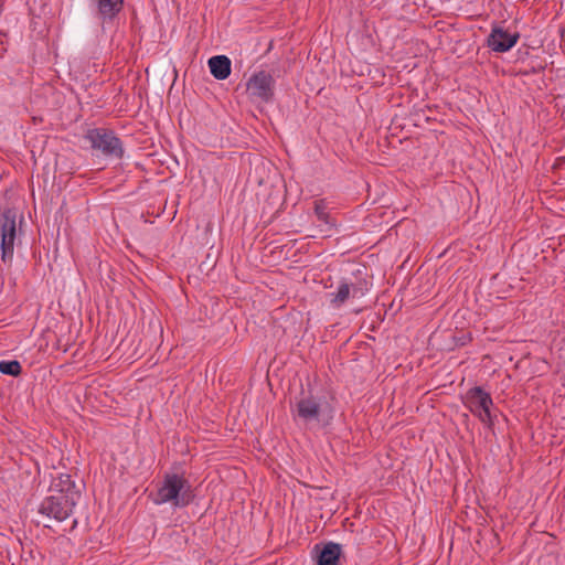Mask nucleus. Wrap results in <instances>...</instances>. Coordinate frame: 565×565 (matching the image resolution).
<instances>
[{
    "label": "nucleus",
    "instance_id": "nucleus-1",
    "mask_svg": "<svg viewBox=\"0 0 565 565\" xmlns=\"http://www.w3.org/2000/svg\"><path fill=\"white\" fill-rule=\"evenodd\" d=\"M156 505L169 503L171 507H188L193 498L192 486L189 480L180 473H166L162 481L158 484L157 491L150 494Z\"/></svg>",
    "mask_w": 565,
    "mask_h": 565
},
{
    "label": "nucleus",
    "instance_id": "nucleus-2",
    "mask_svg": "<svg viewBox=\"0 0 565 565\" xmlns=\"http://www.w3.org/2000/svg\"><path fill=\"white\" fill-rule=\"evenodd\" d=\"M334 417L333 407L323 398L305 396L296 404L295 418L313 427H327Z\"/></svg>",
    "mask_w": 565,
    "mask_h": 565
},
{
    "label": "nucleus",
    "instance_id": "nucleus-3",
    "mask_svg": "<svg viewBox=\"0 0 565 565\" xmlns=\"http://www.w3.org/2000/svg\"><path fill=\"white\" fill-rule=\"evenodd\" d=\"M462 403L482 424L492 427L494 424V405L491 395L480 386L469 388L462 396Z\"/></svg>",
    "mask_w": 565,
    "mask_h": 565
},
{
    "label": "nucleus",
    "instance_id": "nucleus-4",
    "mask_svg": "<svg viewBox=\"0 0 565 565\" xmlns=\"http://www.w3.org/2000/svg\"><path fill=\"white\" fill-rule=\"evenodd\" d=\"M17 217L14 209H4L0 215L1 260L8 265L11 264L14 254L18 233Z\"/></svg>",
    "mask_w": 565,
    "mask_h": 565
},
{
    "label": "nucleus",
    "instance_id": "nucleus-5",
    "mask_svg": "<svg viewBox=\"0 0 565 565\" xmlns=\"http://www.w3.org/2000/svg\"><path fill=\"white\" fill-rule=\"evenodd\" d=\"M85 139L89 142L92 149L106 157L121 158L124 154L120 139L110 130L104 128L89 129Z\"/></svg>",
    "mask_w": 565,
    "mask_h": 565
},
{
    "label": "nucleus",
    "instance_id": "nucleus-6",
    "mask_svg": "<svg viewBox=\"0 0 565 565\" xmlns=\"http://www.w3.org/2000/svg\"><path fill=\"white\" fill-rule=\"evenodd\" d=\"M75 494L62 495L58 493H51L43 499L39 505V513L53 519L57 522L66 520L74 510L78 500H75Z\"/></svg>",
    "mask_w": 565,
    "mask_h": 565
},
{
    "label": "nucleus",
    "instance_id": "nucleus-7",
    "mask_svg": "<svg viewBox=\"0 0 565 565\" xmlns=\"http://www.w3.org/2000/svg\"><path fill=\"white\" fill-rule=\"evenodd\" d=\"M274 85L273 76L265 71H259L250 76L246 84V90L252 100L268 103L274 96Z\"/></svg>",
    "mask_w": 565,
    "mask_h": 565
},
{
    "label": "nucleus",
    "instance_id": "nucleus-8",
    "mask_svg": "<svg viewBox=\"0 0 565 565\" xmlns=\"http://www.w3.org/2000/svg\"><path fill=\"white\" fill-rule=\"evenodd\" d=\"M370 290L369 282L365 279L359 280L355 284L341 281L335 291L328 295L330 305L334 309L342 307L350 298H362Z\"/></svg>",
    "mask_w": 565,
    "mask_h": 565
},
{
    "label": "nucleus",
    "instance_id": "nucleus-9",
    "mask_svg": "<svg viewBox=\"0 0 565 565\" xmlns=\"http://www.w3.org/2000/svg\"><path fill=\"white\" fill-rule=\"evenodd\" d=\"M518 32H509L501 26H494L487 39L488 46L498 53H504L511 50L519 41Z\"/></svg>",
    "mask_w": 565,
    "mask_h": 565
},
{
    "label": "nucleus",
    "instance_id": "nucleus-10",
    "mask_svg": "<svg viewBox=\"0 0 565 565\" xmlns=\"http://www.w3.org/2000/svg\"><path fill=\"white\" fill-rule=\"evenodd\" d=\"M50 491L51 493H58L62 495L75 494V500H79L81 497L79 491L75 488L72 477L66 473H60L52 480Z\"/></svg>",
    "mask_w": 565,
    "mask_h": 565
},
{
    "label": "nucleus",
    "instance_id": "nucleus-11",
    "mask_svg": "<svg viewBox=\"0 0 565 565\" xmlns=\"http://www.w3.org/2000/svg\"><path fill=\"white\" fill-rule=\"evenodd\" d=\"M209 67L216 79H226L231 74V60L225 55L213 56L209 60Z\"/></svg>",
    "mask_w": 565,
    "mask_h": 565
},
{
    "label": "nucleus",
    "instance_id": "nucleus-12",
    "mask_svg": "<svg viewBox=\"0 0 565 565\" xmlns=\"http://www.w3.org/2000/svg\"><path fill=\"white\" fill-rule=\"evenodd\" d=\"M341 545L329 542L320 551L317 565H340Z\"/></svg>",
    "mask_w": 565,
    "mask_h": 565
},
{
    "label": "nucleus",
    "instance_id": "nucleus-13",
    "mask_svg": "<svg viewBox=\"0 0 565 565\" xmlns=\"http://www.w3.org/2000/svg\"><path fill=\"white\" fill-rule=\"evenodd\" d=\"M122 0H98V10L102 15L113 18L120 11Z\"/></svg>",
    "mask_w": 565,
    "mask_h": 565
},
{
    "label": "nucleus",
    "instance_id": "nucleus-14",
    "mask_svg": "<svg viewBox=\"0 0 565 565\" xmlns=\"http://www.w3.org/2000/svg\"><path fill=\"white\" fill-rule=\"evenodd\" d=\"M22 371L21 364L13 361H0V372L6 375L18 376Z\"/></svg>",
    "mask_w": 565,
    "mask_h": 565
},
{
    "label": "nucleus",
    "instance_id": "nucleus-15",
    "mask_svg": "<svg viewBox=\"0 0 565 565\" xmlns=\"http://www.w3.org/2000/svg\"><path fill=\"white\" fill-rule=\"evenodd\" d=\"M315 213L319 221L329 223L328 203L326 200H317L315 202Z\"/></svg>",
    "mask_w": 565,
    "mask_h": 565
}]
</instances>
